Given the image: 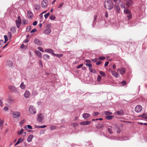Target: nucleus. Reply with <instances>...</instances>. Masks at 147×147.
Masks as SVG:
<instances>
[{
    "mask_svg": "<svg viewBox=\"0 0 147 147\" xmlns=\"http://www.w3.org/2000/svg\"><path fill=\"white\" fill-rule=\"evenodd\" d=\"M27 16L29 19H31L33 17V14L30 11H29L27 12Z\"/></svg>",
    "mask_w": 147,
    "mask_h": 147,
    "instance_id": "nucleus-13",
    "label": "nucleus"
},
{
    "mask_svg": "<svg viewBox=\"0 0 147 147\" xmlns=\"http://www.w3.org/2000/svg\"><path fill=\"white\" fill-rule=\"evenodd\" d=\"M51 32V30L50 28H47L44 30L43 33L46 34H49Z\"/></svg>",
    "mask_w": 147,
    "mask_h": 147,
    "instance_id": "nucleus-12",
    "label": "nucleus"
},
{
    "mask_svg": "<svg viewBox=\"0 0 147 147\" xmlns=\"http://www.w3.org/2000/svg\"><path fill=\"white\" fill-rule=\"evenodd\" d=\"M115 3L118 4L121 2L120 0H112Z\"/></svg>",
    "mask_w": 147,
    "mask_h": 147,
    "instance_id": "nucleus-43",
    "label": "nucleus"
},
{
    "mask_svg": "<svg viewBox=\"0 0 147 147\" xmlns=\"http://www.w3.org/2000/svg\"><path fill=\"white\" fill-rule=\"evenodd\" d=\"M25 122V121L24 120H22L21 121H20V125H22L23 123Z\"/></svg>",
    "mask_w": 147,
    "mask_h": 147,
    "instance_id": "nucleus-60",
    "label": "nucleus"
},
{
    "mask_svg": "<svg viewBox=\"0 0 147 147\" xmlns=\"http://www.w3.org/2000/svg\"><path fill=\"white\" fill-rule=\"evenodd\" d=\"M108 131L109 133H110V134H112L113 133V132L112 131V129L111 128H108Z\"/></svg>",
    "mask_w": 147,
    "mask_h": 147,
    "instance_id": "nucleus-55",
    "label": "nucleus"
},
{
    "mask_svg": "<svg viewBox=\"0 0 147 147\" xmlns=\"http://www.w3.org/2000/svg\"><path fill=\"white\" fill-rule=\"evenodd\" d=\"M123 12L126 15L128 14L131 13L130 11L127 9H125L124 10Z\"/></svg>",
    "mask_w": 147,
    "mask_h": 147,
    "instance_id": "nucleus-22",
    "label": "nucleus"
},
{
    "mask_svg": "<svg viewBox=\"0 0 147 147\" xmlns=\"http://www.w3.org/2000/svg\"><path fill=\"white\" fill-rule=\"evenodd\" d=\"M102 77L101 76L98 75L97 77V80L98 82H100L101 81Z\"/></svg>",
    "mask_w": 147,
    "mask_h": 147,
    "instance_id": "nucleus-41",
    "label": "nucleus"
},
{
    "mask_svg": "<svg viewBox=\"0 0 147 147\" xmlns=\"http://www.w3.org/2000/svg\"><path fill=\"white\" fill-rule=\"evenodd\" d=\"M45 51L47 53H51L53 55V54H54V51L51 49H46L45 50Z\"/></svg>",
    "mask_w": 147,
    "mask_h": 147,
    "instance_id": "nucleus-11",
    "label": "nucleus"
},
{
    "mask_svg": "<svg viewBox=\"0 0 147 147\" xmlns=\"http://www.w3.org/2000/svg\"><path fill=\"white\" fill-rule=\"evenodd\" d=\"M89 69L90 70V71L92 73H96V70L90 68Z\"/></svg>",
    "mask_w": 147,
    "mask_h": 147,
    "instance_id": "nucleus-32",
    "label": "nucleus"
},
{
    "mask_svg": "<svg viewBox=\"0 0 147 147\" xmlns=\"http://www.w3.org/2000/svg\"><path fill=\"white\" fill-rule=\"evenodd\" d=\"M5 38V41L4 43H5L8 40L7 36V35H5L4 36Z\"/></svg>",
    "mask_w": 147,
    "mask_h": 147,
    "instance_id": "nucleus-39",
    "label": "nucleus"
},
{
    "mask_svg": "<svg viewBox=\"0 0 147 147\" xmlns=\"http://www.w3.org/2000/svg\"><path fill=\"white\" fill-rule=\"evenodd\" d=\"M20 87L22 89H24L25 88L26 85L24 84L23 82H22L20 85Z\"/></svg>",
    "mask_w": 147,
    "mask_h": 147,
    "instance_id": "nucleus-28",
    "label": "nucleus"
},
{
    "mask_svg": "<svg viewBox=\"0 0 147 147\" xmlns=\"http://www.w3.org/2000/svg\"><path fill=\"white\" fill-rule=\"evenodd\" d=\"M34 43L36 45L39 46H41L42 44V42L38 39L36 38L34 40Z\"/></svg>",
    "mask_w": 147,
    "mask_h": 147,
    "instance_id": "nucleus-8",
    "label": "nucleus"
},
{
    "mask_svg": "<svg viewBox=\"0 0 147 147\" xmlns=\"http://www.w3.org/2000/svg\"><path fill=\"white\" fill-rule=\"evenodd\" d=\"M114 117L113 116H107L105 117V118L107 119H111Z\"/></svg>",
    "mask_w": 147,
    "mask_h": 147,
    "instance_id": "nucleus-33",
    "label": "nucleus"
},
{
    "mask_svg": "<svg viewBox=\"0 0 147 147\" xmlns=\"http://www.w3.org/2000/svg\"><path fill=\"white\" fill-rule=\"evenodd\" d=\"M30 95V93L28 91H26L24 94V96L26 98H28Z\"/></svg>",
    "mask_w": 147,
    "mask_h": 147,
    "instance_id": "nucleus-16",
    "label": "nucleus"
},
{
    "mask_svg": "<svg viewBox=\"0 0 147 147\" xmlns=\"http://www.w3.org/2000/svg\"><path fill=\"white\" fill-rule=\"evenodd\" d=\"M4 43V42L3 40H0V48H1L2 47Z\"/></svg>",
    "mask_w": 147,
    "mask_h": 147,
    "instance_id": "nucleus-38",
    "label": "nucleus"
},
{
    "mask_svg": "<svg viewBox=\"0 0 147 147\" xmlns=\"http://www.w3.org/2000/svg\"><path fill=\"white\" fill-rule=\"evenodd\" d=\"M124 113L123 111L122 110H120L116 111L115 113V115H123Z\"/></svg>",
    "mask_w": 147,
    "mask_h": 147,
    "instance_id": "nucleus-10",
    "label": "nucleus"
},
{
    "mask_svg": "<svg viewBox=\"0 0 147 147\" xmlns=\"http://www.w3.org/2000/svg\"><path fill=\"white\" fill-rule=\"evenodd\" d=\"M22 22L24 25L27 24L28 22V21L25 19L22 20Z\"/></svg>",
    "mask_w": 147,
    "mask_h": 147,
    "instance_id": "nucleus-30",
    "label": "nucleus"
},
{
    "mask_svg": "<svg viewBox=\"0 0 147 147\" xmlns=\"http://www.w3.org/2000/svg\"><path fill=\"white\" fill-rule=\"evenodd\" d=\"M90 121H87L80 123V124L81 125H86L89 124L90 123Z\"/></svg>",
    "mask_w": 147,
    "mask_h": 147,
    "instance_id": "nucleus-20",
    "label": "nucleus"
},
{
    "mask_svg": "<svg viewBox=\"0 0 147 147\" xmlns=\"http://www.w3.org/2000/svg\"><path fill=\"white\" fill-rule=\"evenodd\" d=\"M29 112L31 114H34L36 113L35 108L33 106L30 105L29 108Z\"/></svg>",
    "mask_w": 147,
    "mask_h": 147,
    "instance_id": "nucleus-2",
    "label": "nucleus"
},
{
    "mask_svg": "<svg viewBox=\"0 0 147 147\" xmlns=\"http://www.w3.org/2000/svg\"><path fill=\"white\" fill-rule=\"evenodd\" d=\"M24 139H22V138H20L18 139V141H19L20 142H22L24 141Z\"/></svg>",
    "mask_w": 147,
    "mask_h": 147,
    "instance_id": "nucleus-54",
    "label": "nucleus"
},
{
    "mask_svg": "<svg viewBox=\"0 0 147 147\" xmlns=\"http://www.w3.org/2000/svg\"><path fill=\"white\" fill-rule=\"evenodd\" d=\"M102 63V62L101 61H98L96 63V64L97 65H99V64H100Z\"/></svg>",
    "mask_w": 147,
    "mask_h": 147,
    "instance_id": "nucleus-64",
    "label": "nucleus"
},
{
    "mask_svg": "<svg viewBox=\"0 0 147 147\" xmlns=\"http://www.w3.org/2000/svg\"><path fill=\"white\" fill-rule=\"evenodd\" d=\"M31 27L30 26H28L26 28V31L27 32H29L31 29Z\"/></svg>",
    "mask_w": 147,
    "mask_h": 147,
    "instance_id": "nucleus-37",
    "label": "nucleus"
},
{
    "mask_svg": "<svg viewBox=\"0 0 147 147\" xmlns=\"http://www.w3.org/2000/svg\"><path fill=\"white\" fill-rule=\"evenodd\" d=\"M105 114L106 115H109L112 114V113L109 111H105Z\"/></svg>",
    "mask_w": 147,
    "mask_h": 147,
    "instance_id": "nucleus-36",
    "label": "nucleus"
},
{
    "mask_svg": "<svg viewBox=\"0 0 147 147\" xmlns=\"http://www.w3.org/2000/svg\"><path fill=\"white\" fill-rule=\"evenodd\" d=\"M53 55L56 56L59 58L63 56V54H59L54 53V54H53Z\"/></svg>",
    "mask_w": 147,
    "mask_h": 147,
    "instance_id": "nucleus-31",
    "label": "nucleus"
},
{
    "mask_svg": "<svg viewBox=\"0 0 147 147\" xmlns=\"http://www.w3.org/2000/svg\"><path fill=\"white\" fill-rule=\"evenodd\" d=\"M63 5V3H62L60 4L58 6V8H60Z\"/></svg>",
    "mask_w": 147,
    "mask_h": 147,
    "instance_id": "nucleus-61",
    "label": "nucleus"
},
{
    "mask_svg": "<svg viewBox=\"0 0 147 147\" xmlns=\"http://www.w3.org/2000/svg\"><path fill=\"white\" fill-rule=\"evenodd\" d=\"M23 131V129H21L20 131L19 132L18 134H21L22 133Z\"/></svg>",
    "mask_w": 147,
    "mask_h": 147,
    "instance_id": "nucleus-63",
    "label": "nucleus"
},
{
    "mask_svg": "<svg viewBox=\"0 0 147 147\" xmlns=\"http://www.w3.org/2000/svg\"><path fill=\"white\" fill-rule=\"evenodd\" d=\"M126 82L125 81L123 80L121 82V84L123 86L125 85L126 84Z\"/></svg>",
    "mask_w": 147,
    "mask_h": 147,
    "instance_id": "nucleus-49",
    "label": "nucleus"
},
{
    "mask_svg": "<svg viewBox=\"0 0 147 147\" xmlns=\"http://www.w3.org/2000/svg\"><path fill=\"white\" fill-rule=\"evenodd\" d=\"M5 38V41L4 43H5L8 40L7 36V35H5L4 36Z\"/></svg>",
    "mask_w": 147,
    "mask_h": 147,
    "instance_id": "nucleus-40",
    "label": "nucleus"
},
{
    "mask_svg": "<svg viewBox=\"0 0 147 147\" xmlns=\"http://www.w3.org/2000/svg\"><path fill=\"white\" fill-rule=\"evenodd\" d=\"M111 73L112 75L116 78H118L120 76L119 74L117 72L115 71H111Z\"/></svg>",
    "mask_w": 147,
    "mask_h": 147,
    "instance_id": "nucleus-9",
    "label": "nucleus"
},
{
    "mask_svg": "<svg viewBox=\"0 0 147 147\" xmlns=\"http://www.w3.org/2000/svg\"><path fill=\"white\" fill-rule=\"evenodd\" d=\"M8 88L10 91L12 92H16L17 91L16 88L15 86L12 85L9 86L8 87Z\"/></svg>",
    "mask_w": 147,
    "mask_h": 147,
    "instance_id": "nucleus-7",
    "label": "nucleus"
},
{
    "mask_svg": "<svg viewBox=\"0 0 147 147\" xmlns=\"http://www.w3.org/2000/svg\"><path fill=\"white\" fill-rule=\"evenodd\" d=\"M33 137V136L32 135H29L27 138V140L28 142H31Z\"/></svg>",
    "mask_w": 147,
    "mask_h": 147,
    "instance_id": "nucleus-19",
    "label": "nucleus"
},
{
    "mask_svg": "<svg viewBox=\"0 0 147 147\" xmlns=\"http://www.w3.org/2000/svg\"><path fill=\"white\" fill-rule=\"evenodd\" d=\"M105 57H104L101 56L100 57L98 58V59L100 60H103L105 59Z\"/></svg>",
    "mask_w": 147,
    "mask_h": 147,
    "instance_id": "nucleus-56",
    "label": "nucleus"
},
{
    "mask_svg": "<svg viewBox=\"0 0 147 147\" xmlns=\"http://www.w3.org/2000/svg\"><path fill=\"white\" fill-rule=\"evenodd\" d=\"M36 55L39 56V57L41 58L42 57V56L41 53L39 51H35Z\"/></svg>",
    "mask_w": 147,
    "mask_h": 147,
    "instance_id": "nucleus-26",
    "label": "nucleus"
},
{
    "mask_svg": "<svg viewBox=\"0 0 147 147\" xmlns=\"http://www.w3.org/2000/svg\"><path fill=\"white\" fill-rule=\"evenodd\" d=\"M12 113L13 117L15 118H18L21 116L20 113L18 111H13Z\"/></svg>",
    "mask_w": 147,
    "mask_h": 147,
    "instance_id": "nucleus-3",
    "label": "nucleus"
},
{
    "mask_svg": "<svg viewBox=\"0 0 147 147\" xmlns=\"http://www.w3.org/2000/svg\"><path fill=\"white\" fill-rule=\"evenodd\" d=\"M127 17L128 20L132 18V14L131 13L128 14H127Z\"/></svg>",
    "mask_w": 147,
    "mask_h": 147,
    "instance_id": "nucleus-34",
    "label": "nucleus"
},
{
    "mask_svg": "<svg viewBox=\"0 0 147 147\" xmlns=\"http://www.w3.org/2000/svg\"><path fill=\"white\" fill-rule=\"evenodd\" d=\"M16 26L17 28H19L20 27V25L21 23V20H16Z\"/></svg>",
    "mask_w": 147,
    "mask_h": 147,
    "instance_id": "nucleus-15",
    "label": "nucleus"
},
{
    "mask_svg": "<svg viewBox=\"0 0 147 147\" xmlns=\"http://www.w3.org/2000/svg\"><path fill=\"white\" fill-rule=\"evenodd\" d=\"M139 117H141L142 118L147 119V113H144L141 115H139Z\"/></svg>",
    "mask_w": 147,
    "mask_h": 147,
    "instance_id": "nucleus-17",
    "label": "nucleus"
},
{
    "mask_svg": "<svg viewBox=\"0 0 147 147\" xmlns=\"http://www.w3.org/2000/svg\"><path fill=\"white\" fill-rule=\"evenodd\" d=\"M44 118V115L42 113H40L38 115V119H43Z\"/></svg>",
    "mask_w": 147,
    "mask_h": 147,
    "instance_id": "nucleus-18",
    "label": "nucleus"
},
{
    "mask_svg": "<svg viewBox=\"0 0 147 147\" xmlns=\"http://www.w3.org/2000/svg\"><path fill=\"white\" fill-rule=\"evenodd\" d=\"M115 8L117 12L118 13L119 12V11L120 9L119 7L117 6H116L115 7Z\"/></svg>",
    "mask_w": 147,
    "mask_h": 147,
    "instance_id": "nucleus-46",
    "label": "nucleus"
},
{
    "mask_svg": "<svg viewBox=\"0 0 147 147\" xmlns=\"http://www.w3.org/2000/svg\"><path fill=\"white\" fill-rule=\"evenodd\" d=\"M43 57L44 59L46 60H48L49 59L50 57L47 54L43 55Z\"/></svg>",
    "mask_w": 147,
    "mask_h": 147,
    "instance_id": "nucleus-24",
    "label": "nucleus"
},
{
    "mask_svg": "<svg viewBox=\"0 0 147 147\" xmlns=\"http://www.w3.org/2000/svg\"><path fill=\"white\" fill-rule=\"evenodd\" d=\"M56 126L54 125H52L50 127V128L51 130H53L56 129Z\"/></svg>",
    "mask_w": 147,
    "mask_h": 147,
    "instance_id": "nucleus-44",
    "label": "nucleus"
},
{
    "mask_svg": "<svg viewBox=\"0 0 147 147\" xmlns=\"http://www.w3.org/2000/svg\"><path fill=\"white\" fill-rule=\"evenodd\" d=\"M47 127L46 125H43V126H37V128H44L45 127Z\"/></svg>",
    "mask_w": 147,
    "mask_h": 147,
    "instance_id": "nucleus-53",
    "label": "nucleus"
},
{
    "mask_svg": "<svg viewBox=\"0 0 147 147\" xmlns=\"http://www.w3.org/2000/svg\"><path fill=\"white\" fill-rule=\"evenodd\" d=\"M85 65H86L88 66L90 68L92 67V65L90 63H86Z\"/></svg>",
    "mask_w": 147,
    "mask_h": 147,
    "instance_id": "nucleus-52",
    "label": "nucleus"
},
{
    "mask_svg": "<svg viewBox=\"0 0 147 147\" xmlns=\"http://www.w3.org/2000/svg\"><path fill=\"white\" fill-rule=\"evenodd\" d=\"M8 36L9 39H10L11 37V34L10 32H9L7 34Z\"/></svg>",
    "mask_w": 147,
    "mask_h": 147,
    "instance_id": "nucleus-50",
    "label": "nucleus"
},
{
    "mask_svg": "<svg viewBox=\"0 0 147 147\" xmlns=\"http://www.w3.org/2000/svg\"><path fill=\"white\" fill-rule=\"evenodd\" d=\"M50 14V13H47L45 14V15H44V17H45V19H47L48 16H49Z\"/></svg>",
    "mask_w": 147,
    "mask_h": 147,
    "instance_id": "nucleus-45",
    "label": "nucleus"
},
{
    "mask_svg": "<svg viewBox=\"0 0 147 147\" xmlns=\"http://www.w3.org/2000/svg\"><path fill=\"white\" fill-rule=\"evenodd\" d=\"M56 18L55 16L54 15L51 16L50 17V19L51 20H54Z\"/></svg>",
    "mask_w": 147,
    "mask_h": 147,
    "instance_id": "nucleus-35",
    "label": "nucleus"
},
{
    "mask_svg": "<svg viewBox=\"0 0 147 147\" xmlns=\"http://www.w3.org/2000/svg\"><path fill=\"white\" fill-rule=\"evenodd\" d=\"M97 16L96 15H94V20H93V24L92 25V26H93V24H95L94 22L95 21V20H96V18H97Z\"/></svg>",
    "mask_w": 147,
    "mask_h": 147,
    "instance_id": "nucleus-47",
    "label": "nucleus"
},
{
    "mask_svg": "<svg viewBox=\"0 0 147 147\" xmlns=\"http://www.w3.org/2000/svg\"><path fill=\"white\" fill-rule=\"evenodd\" d=\"M121 6L122 8H125V4L124 3H122L121 5Z\"/></svg>",
    "mask_w": 147,
    "mask_h": 147,
    "instance_id": "nucleus-51",
    "label": "nucleus"
},
{
    "mask_svg": "<svg viewBox=\"0 0 147 147\" xmlns=\"http://www.w3.org/2000/svg\"><path fill=\"white\" fill-rule=\"evenodd\" d=\"M100 74L102 76H105V73L104 72L101 71H100Z\"/></svg>",
    "mask_w": 147,
    "mask_h": 147,
    "instance_id": "nucleus-48",
    "label": "nucleus"
},
{
    "mask_svg": "<svg viewBox=\"0 0 147 147\" xmlns=\"http://www.w3.org/2000/svg\"><path fill=\"white\" fill-rule=\"evenodd\" d=\"M36 31V29H34L30 31V33H34Z\"/></svg>",
    "mask_w": 147,
    "mask_h": 147,
    "instance_id": "nucleus-58",
    "label": "nucleus"
},
{
    "mask_svg": "<svg viewBox=\"0 0 147 147\" xmlns=\"http://www.w3.org/2000/svg\"><path fill=\"white\" fill-rule=\"evenodd\" d=\"M142 110V107L140 105H138L136 106L135 108V111L137 113L140 112Z\"/></svg>",
    "mask_w": 147,
    "mask_h": 147,
    "instance_id": "nucleus-4",
    "label": "nucleus"
},
{
    "mask_svg": "<svg viewBox=\"0 0 147 147\" xmlns=\"http://www.w3.org/2000/svg\"><path fill=\"white\" fill-rule=\"evenodd\" d=\"M105 7L109 10L113 8V4L111 0H105L104 3Z\"/></svg>",
    "mask_w": 147,
    "mask_h": 147,
    "instance_id": "nucleus-1",
    "label": "nucleus"
},
{
    "mask_svg": "<svg viewBox=\"0 0 147 147\" xmlns=\"http://www.w3.org/2000/svg\"><path fill=\"white\" fill-rule=\"evenodd\" d=\"M40 5L38 4H36L34 6V8L36 10H39L40 9Z\"/></svg>",
    "mask_w": 147,
    "mask_h": 147,
    "instance_id": "nucleus-25",
    "label": "nucleus"
},
{
    "mask_svg": "<svg viewBox=\"0 0 147 147\" xmlns=\"http://www.w3.org/2000/svg\"><path fill=\"white\" fill-rule=\"evenodd\" d=\"M47 1L46 0H44L41 2V6L43 8H46L47 7Z\"/></svg>",
    "mask_w": 147,
    "mask_h": 147,
    "instance_id": "nucleus-6",
    "label": "nucleus"
},
{
    "mask_svg": "<svg viewBox=\"0 0 147 147\" xmlns=\"http://www.w3.org/2000/svg\"><path fill=\"white\" fill-rule=\"evenodd\" d=\"M83 65V64H81L79 65L77 67V69H79L82 67Z\"/></svg>",
    "mask_w": 147,
    "mask_h": 147,
    "instance_id": "nucleus-59",
    "label": "nucleus"
},
{
    "mask_svg": "<svg viewBox=\"0 0 147 147\" xmlns=\"http://www.w3.org/2000/svg\"><path fill=\"white\" fill-rule=\"evenodd\" d=\"M117 71L119 72L121 74L123 75L125 73L126 70L125 68L122 67L118 69Z\"/></svg>",
    "mask_w": 147,
    "mask_h": 147,
    "instance_id": "nucleus-5",
    "label": "nucleus"
},
{
    "mask_svg": "<svg viewBox=\"0 0 147 147\" xmlns=\"http://www.w3.org/2000/svg\"><path fill=\"white\" fill-rule=\"evenodd\" d=\"M10 30L13 33H15L16 32V28L15 27H12L11 28Z\"/></svg>",
    "mask_w": 147,
    "mask_h": 147,
    "instance_id": "nucleus-27",
    "label": "nucleus"
},
{
    "mask_svg": "<svg viewBox=\"0 0 147 147\" xmlns=\"http://www.w3.org/2000/svg\"><path fill=\"white\" fill-rule=\"evenodd\" d=\"M7 65L9 67H11L13 65V62L9 60L7 62Z\"/></svg>",
    "mask_w": 147,
    "mask_h": 147,
    "instance_id": "nucleus-21",
    "label": "nucleus"
},
{
    "mask_svg": "<svg viewBox=\"0 0 147 147\" xmlns=\"http://www.w3.org/2000/svg\"><path fill=\"white\" fill-rule=\"evenodd\" d=\"M3 120H0V127H2L4 123Z\"/></svg>",
    "mask_w": 147,
    "mask_h": 147,
    "instance_id": "nucleus-42",
    "label": "nucleus"
},
{
    "mask_svg": "<svg viewBox=\"0 0 147 147\" xmlns=\"http://www.w3.org/2000/svg\"><path fill=\"white\" fill-rule=\"evenodd\" d=\"M133 2L131 0H128L126 4L128 5H131L133 4Z\"/></svg>",
    "mask_w": 147,
    "mask_h": 147,
    "instance_id": "nucleus-29",
    "label": "nucleus"
},
{
    "mask_svg": "<svg viewBox=\"0 0 147 147\" xmlns=\"http://www.w3.org/2000/svg\"><path fill=\"white\" fill-rule=\"evenodd\" d=\"M13 101V100L12 99L11 97L10 96H9L7 99V102L10 104H11Z\"/></svg>",
    "mask_w": 147,
    "mask_h": 147,
    "instance_id": "nucleus-14",
    "label": "nucleus"
},
{
    "mask_svg": "<svg viewBox=\"0 0 147 147\" xmlns=\"http://www.w3.org/2000/svg\"><path fill=\"white\" fill-rule=\"evenodd\" d=\"M90 114L88 113H84L83 115V118L84 119L88 118V117H90Z\"/></svg>",
    "mask_w": 147,
    "mask_h": 147,
    "instance_id": "nucleus-23",
    "label": "nucleus"
},
{
    "mask_svg": "<svg viewBox=\"0 0 147 147\" xmlns=\"http://www.w3.org/2000/svg\"><path fill=\"white\" fill-rule=\"evenodd\" d=\"M99 113L98 112H95L93 114L94 116L97 115H99Z\"/></svg>",
    "mask_w": 147,
    "mask_h": 147,
    "instance_id": "nucleus-62",
    "label": "nucleus"
},
{
    "mask_svg": "<svg viewBox=\"0 0 147 147\" xmlns=\"http://www.w3.org/2000/svg\"><path fill=\"white\" fill-rule=\"evenodd\" d=\"M38 49L40 51L42 52H44L43 49L41 47H38Z\"/></svg>",
    "mask_w": 147,
    "mask_h": 147,
    "instance_id": "nucleus-57",
    "label": "nucleus"
}]
</instances>
